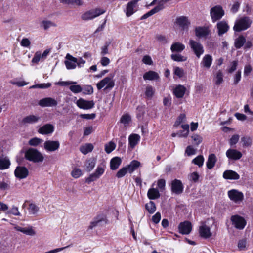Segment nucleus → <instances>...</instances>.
Here are the masks:
<instances>
[{
    "label": "nucleus",
    "instance_id": "obj_1",
    "mask_svg": "<svg viewBox=\"0 0 253 253\" xmlns=\"http://www.w3.org/2000/svg\"><path fill=\"white\" fill-rule=\"evenodd\" d=\"M25 158L26 160L34 163L42 162L44 157L37 149L30 148L25 153Z\"/></svg>",
    "mask_w": 253,
    "mask_h": 253
},
{
    "label": "nucleus",
    "instance_id": "obj_2",
    "mask_svg": "<svg viewBox=\"0 0 253 253\" xmlns=\"http://www.w3.org/2000/svg\"><path fill=\"white\" fill-rule=\"evenodd\" d=\"M115 74H110L109 76L105 77L101 81L97 84V87L98 90H100L103 87L106 86L104 90L111 89L115 85V82L113 78Z\"/></svg>",
    "mask_w": 253,
    "mask_h": 253
},
{
    "label": "nucleus",
    "instance_id": "obj_3",
    "mask_svg": "<svg viewBox=\"0 0 253 253\" xmlns=\"http://www.w3.org/2000/svg\"><path fill=\"white\" fill-rule=\"evenodd\" d=\"M105 12V10L100 8L92 9L83 13L81 19L84 21H88L104 14Z\"/></svg>",
    "mask_w": 253,
    "mask_h": 253
},
{
    "label": "nucleus",
    "instance_id": "obj_4",
    "mask_svg": "<svg viewBox=\"0 0 253 253\" xmlns=\"http://www.w3.org/2000/svg\"><path fill=\"white\" fill-rule=\"evenodd\" d=\"M252 21L248 17H243L238 20L235 24L234 30L237 32L245 30L249 28Z\"/></svg>",
    "mask_w": 253,
    "mask_h": 253
},
{
    "label": "nucleus",
    "instance_id": "obj_5",
    "mask_svg": "<svg viewBox=\"0 0 253 253\" xmlns=\"http://www.w3.org/2000/svg\"><path fill=\"white\" fill-rule=\"evenodd\" d=\"M189 45L192 51L198 58H199L204 53V47L200 42H197L193 39H190Z\"/></svg>",
    "mask_w": 253,
    "mask_h": 253
},
{
    "label": "nucleus",
    "instance_id": "obj_6",
    "mask_svg": "<svg viewBox=\"0 0 253 253\" xmlns=\"http://www.w3.org/2000/svg\"><path fill=\"white\" fill-rule=\"evenodd\" d=\"M224 15V11L220 5H216L210 9V16L213 23L220 20Z\"/></svg>",
    "mask_w": 253,
    "mask_h": 253
},
{
    "label": "nucleus",
    "instance_id": "obj_7",
    "mask_svg": "<svg viewBox=\"0 0 253 253\" xmlns=\"http://www.w3.org/2000/svg\"><path fill=\"white\" fill-rule=\"evenodd\" d=\"M228 195L230 199L236 203H240L244 199L243 193L236 189H232L228 191Z\"/></svg>",
    "mask_w": 253,
    "mask_h": 253
},
{
    "label": "nucleus",
    "instance_id": "obj_8",
    "mask_svg": "<svg viewBox=\"0 0 253 253\" xmlns=\"http://www.w3.org/2000/svg\"><path fill=\"white\" fill-rule=\"evenodd\" d=\"M231 220L234 227L239 230L244 229L246 224L245 220L239 215L232 216Z\"/></svg>",
    "mask_w": 253,
    "mask_h": 253
},
{
    "label": "nucleus",
    "instance_id": "obj_9",
    "mask_svg": "<svg viewBox=\"0 0 253 253\" xmlns=\"http://www.w3.org/2000/svg\"><path fill=\"white\" fill-rule=\"evenodd\" d=\"M60 147L59 141L47 140L44 143V148L48 152H54L58 150Z\"/></svg>",
    "mask_w": 253,
    "mask_h": 253
},
{
    "label": "nucleus",
    "instance_id": "obj_10",
    "mask_svg": "<svg viewBox=\"0 0 253 253\" xmlns=\"http://www.w3.org/2000/svg\"><path fill=\"white\" fill-rule=\"evenodd\" d=\"M192 224L188 221L181 222L178 225V230L182 234H189L192 230Z\"/></svg>",
    "mask_w": 253,
    "mask_h": 253
},
{
    "label": "nucleus",
    "instance_id": "obj_11",
    "mask_svg": "<svg viewBox=\"0 0 253 253\" xmlns=\"http://www.w3.org/2000/svg\"><path fill=\"white\" fill-rule=\"evenodd\" d=\"M226 157L230 160L237 161L242 157V153L235 149H229L226 152Z\"/></svg>",
    "mask_w": 253,
    "mask_h": 253
},
{
    "label": "nucleus",
    "instance_id": "obj_12",
    "mask_svg": "<svg viewBox=\"0 0 253 253\" xmlns=\"http://www.w3.org/2000/svg\"><path fill=\"white\" fill-rule=\"evenodd\" d=\"M171 191L176 194H180L183 192V186L180 180L174 179L171 182Z\"/></svg>",
    "mask_w": 253,
    "mask_h": 253
},
{
    "label": "nucleus",
    "instance_id": "obj_13",
    "mask_svg": "<svg viewBox=\"0 0 253 253\" xmlns=\"http://www.w3.org/2000/svg\"><path fill=\"white\" fill-rule=\"evenodd\" d=\"M77 105L81 109H89L92 108L94 106L93 101H88L83 98H80L77 101Z\"/></svg>",
    "mask_w": 253,
    "mask_h": 253
},
{
    "label": "nucleus",
    "instance_id": "obj_14",
    "mask_svg": "<svg viewBox=\"0 0 253 253\" xmlns=\"http://www.w3.org/2000/svg\"><path fill=\"white\" fill-rule=\"evenodd\" d=\"M38 104L42 107H53L57 105V101L51 97H46L41 99Z\"/></svg>",
    "mask_w": 253,
    "mask_h": 253
},
{
    "label": "nucleus",
    "instance_id": "obj_15",
    "mask_svg": "<svg viewBox=\"0 0 253 253\" xmlns=\"http://www.w3.org/2000/svg\"><path fill=\"white\" fill-rule=\"evenodd\" d=\"M199 233L200 236L205 239L209 238L212 236L210 228L203 223L199 227Z\"/></svg>",
    "mask_w": 253,
    "mask_h": 253
},
{
    "label": "nucleus",
    "instance_id": "obj_16",
    "mask_svg": "<svg viewBox=\"0 0 253 253\" xmlns=\"http://www.w3.org/2000/svg\"><path fill=\"white\" fill-rule=\"evenodd\" d=\"M29 171L25 167L18 166L16 167L14 174L15 176L19 179H24L28 175Z\"/></svg>",
    "mask_w": 253,
    "mask_h": 253
},
{
    "label": "nucleus",
    "instance_id": "obj_17",
    "mask_svg": "<svg viewBox=\"0 0 253 253\" xmlns=\"http://www.w3.org/2000/svg\"><path fill=\"white\" fill-rule=\"evenodd\" d=\"M67 60L65 61V64L68 69H73L76 67L77 63V58L74 57L69 54L66 56Z\"/></svg>",
    "mask_w": 253,
    "mask_h": 253
},
{
    "label": "nucleus",
    "instance_id": "obj_18",
    "mask_svg": "<svg viewBox=\"0 0 253 253\" xmlns=\"http://www.w3.org/2000/svg\"><path fill=\"white\" fill-rule=\"evenodd\" d=\"M216 27L218 30V35L219 36L226 33L229 29V26L228 23L225 20L218 22L216 24Z\"/></svg>",
    "mask_w": 253,
    "mask_h": 253
},
{
    "label": "nucleus",
    "instance_id": "obj_19",
    "mask_svg": "<svg viewBox=\"0 0 253 253\" xmlns=\"http://www.w3.org/2000/svg\"><path fill=\"white\" fill-rule=\"evenodd\" d=\"M195 35L199 38H205L210 33V30L207 27H197L195 30Z\"/></svg>",
    "mask_w": 253,
    "mask_h": 253
},
{
    "label": "nucleus",
    "instance_id": "obj_20",
    "mask_svg": "<svg viewBox=\"0 0 253 253\" xmlns=\"http://www.w3.org/2000/svg\"><path fill=\"white\" fill-rule=\"evenodd\" d=\"M14 229L16 231L21 232L27 235L34 236L36 234V232L33 229V227L31 226H28L25 227H21L17 225H15Z\"/></svg>",
    "mask_w": 253,
    "mask_h": 253
},
{
    "label": "nucleus",
    "instance_id": "obj_21",
    "mask_svg": "<svg viewBox=\"0 0 253 253\" xmlns=\"http://www.w3.org/2000/svg\"><path fill=\"white\" fill-rule=\"evenodd\" d=\"M54 126L50 124H47L41 127L38 132L42 134H48L54 131Z\"/></svg>",
    "mask_w": 253,
    "mask_h": 253
},
{
    "label": "nucleus",
    "instance_id": "obj_22",
    "mask_svg": "<svg viewBox=\"0 0 253 253\" xmlns=\"http://www.w3.org/2000/svg\"><path fill=\"white\" fill-rule=\"evenodd\" d=\"M223 177L225 179L238 180L240 178L239 175L232 170H225L223 174Z\"/></svg>",
    "mask_w": 253,
    "mask_h": 253
},
{
    "label": "nucleus",
    "instance_id": "obj_23",
    "mask_svg": "<svg viewBox=\"0 0 253 253\" xmlns=\"http://www.w3.org/2000/svg\"><path fill=\"white\" fill-rule=\"evenodd\" d=\"M177 24L183 29H187L190 25V22L185 16H180L176 19Z\"/></svg>",
    "mask_w": 253,
    "mask_h": 253
},
{
    "label": "nucleus",
    "instance_id": "obj_24",
    "mask_svg": "<svg viewBox=\"0 0 253 253\" xmlns=\"http://www.w3.org/2000/svg\"><path fill=\"white\" fill-rule=\"evenodd\" d=\"M186 88L182 85H178L173 90V94L178 98H182L185 93Z\"/></svg>",
    "mask_w": 253,
    "mask_h": 253
},
{
    "label": "nucleus",
    "instance_id": "obj_25",
    "mask_svg": "<svg viewBox=\"0 0 253 253\" xmlns=\"http://www.w3.org/2000/svg\"><path fill=\"white\" fill-rule=\"evenodd\" d=\"M217 160L216 156L214 154H210L206 162L207 168L209 169H212L214 167Z\"/></svg>",
    "mask_w": 253,
    "mask_h": 253
},
{
    "label": "nucleus",
    "instance_id": "obj_26",
    "mask_svg": "<svg viewBox=\"0 0 253 253\" xmlns=\"http://www.w3.org/2000/svg\"><path fill=\"white\" fill-rule=\"evenodd\" d=\"M140 136L137 134H132L128 138L129 144L131 148H134L140 141Z\"/></svg>",
    "mask_w": 253,
    "mask_h": 253
},
{
    "label": "nucleus",
    "instance_id": "obj_27",
    "mask_svg": "<svg viewBox=\"0 0 253 253\" xmlns=\"http://www.w3.org/2000/svg\"><path fill=\"white\" fill-rule=\"evenodd\" d=\"M159 78L158 74L153 71H149L143 75V79L145 80H155Z\"/></svg>",
    "mask_w": 253,
    "mask_h": 253
},
{
    "label": "nucleus",
    "instance_id": "obj_28",
    "mask_svg": "<svg viewBox=\"0 0 253 253\" xmlns=\"http://www.w3.org/2000/svg\"><path fill=\"white\" fill-rule=\"evenodd\" d=\"M40 120V118L38 116L34 115H31L24 118L22 120V123L25 125L27 124H33L37 122Z\"/></svg>",
    "mask_w": 253,
    "mask_h": 253
},
{
    "label": "nucleus",
    "instance_id": "obj_29",
    "mask_svg": "<svg viewBox=\"0 0 253 253\" xmlns=\"http://www.w3.org/2000/svg\"><path fill=\"white\" fill-rule=\"evenodd\" d=\"M138 0L132 1L127 3L126 8V15L127 17L130 16L134 12V8Z\"/></svg>",
    "mask_w": 253,
    "mask_h": 253
},
{
    "label": "nucleus",
    "instance_id": "obj_30",
    "mask_svg": "<svg viewBox=\"0 0 253 253\" xmlns=\"http://www.w3.org/2000/svg\"><path fill=\"white\" fill-rule=\"evenodd\" d=\"M185 45L179 42L173 43L170 47V50L172 52H181L185 49Z\"/></svg>",
    "mask_w": 253,
    "mask_h": 253
},
{
    "label": "nucleus",
    "instance_id": "obj_31",
    "mask_svg": "<svg viewBox=\"0 0 253 253\" xmlns=\"http://www.w3.org/2000/svg\"><path fill=\"white\" fill-rule=\"evenodd\" d=\"M212 58L211 56L209 54H206L203 58L201 64L204 67L209 69L212 64Z\"/></svg>",
    "mask_w": 253,
    "mask_h": 253
},
{
    "label": "nucleus",
    "instance_id": "obj_32",
    "mask_svg": "<svg viewBox=\"0 0 253 253\" xmlns=\"http://www.w3.org/2000/svg\"><path fill=\"white\" fill-rule=\"evenodd\" d=\"M122 163L121 159L119 157H115L112 158L110 161V169L114 170L117 169Z\"/></svg>",
    "mask_w": 253,
    "mask_h": 253
},
{
    "label": "nucleus",
    "instance_id": "obj_33",
    "mask_svg": "<svg viewBox=\"0 0 253 253\" xmlns=\"http://www.w3.org/2000/svg\"><path fill=\"white\" fill-rule=\"evenodd\" d=\"M147 196L150 199H156L160 197L159 191L156 188H150L147 192Z\"/></svg>",
    "mask_w": 253,
    "mask_h": 253
},
{
    "label": "nucleus",
    "instance_id": "obj_34",
    "mask_svg": "<svg viewBox=\"0 0 253 253\" xmlns=\"http://www.w3.org/2000/svg\"><path fill=\"white\" fill-rule=\"evenodd\" d=\"M245 42V38L243 35H240L235 40L234 46L236 49H240L243 46Z\"/></svg>",
    "mask_w": 253,
    "mask_h": 253
},
{
    "label": "nucleus",
    "instance_id": "obj_35",
    "mask_svg": "<svg viewBox=\"0 0 253 253\" xmlns=\"http://www.w3.org/2000/svg\"><path fill=\"white\" fill-rule=\"evenodd\" d=\"M140 165L141 164L139 161L137 160H133L126 167L127 168L128 171L130 173H131L135 170L140 166Z\"/></svg>",
    "mask_w": 253,
    "mask_h": 253
},
{
    "label": "nucleus",
    "instance_id": "obj_36",
    "mask_svg": "<svg viewBox=\"0 0 253 253\" xmlns=\"http://www.w3.org/2000/svg\"><path fill=\"white\" fill-rule=\"evenodd\" d=\"M93 145L91 143H87L80 147L81 152L84 154H86L91 152L93 149Z\"/></svg>",
    "mask_w": 253,
    "mask_h": 253
},
{
    "label": "nucleus",
    "instance_id": "obj_37",
    "mask_svg": "<svg viewBox=\"0 0 253 253\" xmlns=\"http://www.w3.org/2000/svg\"><path fill=\"white\" fill-rule=\"evenodd\" d=\"M171 58L174 61L183 62L187 60V58L186 56H182L179 53L172 54L170 56Z\"/></svg>",
    "mask_w": 253,
    "mask_h": 253
},
{
    "label": "nucleus",
    "instance_id": "obj_38",
    "mask_svg": "<svg viewBox=\"0 0 253 253\" xmlns=\"http://www.w3.org/2000/svg\"><path fill=\"white\" fill-rule=\"evenodd\" d=\"M155 93L154 88L151 85H147L145 88V95L147 98H152Z\"/></svg>",
    "mask_w": 253,
    "mask_h": 253
},
{
    "label": "nucleus",
    "instance_id": "obj_39",
    "mask_svg": "<svg viewBox=\"0 0 253 253\" xmlns=\"http://www.w3.org/2000/svg\"><path fill=\"white\" fill-rule=\"evenodd\" d=\"M204 158L203 155H198L192 160V163L197 165L199 167H201L204 164Z\"/></svg>",
    "mask_w": 253,
    "mask_h": 253
},
{
    "label": "nucleus",
    "instance_id": "obj_40",
    "mask_svg": "<svg viewBox=\"0 0 253 253\" xmlns=\"http://www.w3.org/2000/svg\"><path fill=\"white\" fill-rule=\"evenodd\" d=\"M145 208L148 212L151 214L153 213L156 209L155 203L151 201L145 205Z\"/></svg>",
    "mask_w": 253,
    "mask_h": 253
},
{
    "label": "nucleus",
    "instance_id": "obj_41",
    "mask_svg": "<svg viewBox=\"0 0 253 253\" xmlns=\"http://www.w3.org/2000/svg\"><path fill=\"white\" fill-rule=\"evenodd\" d=\"M116 148V144L112 141L109 142L105 145V151L107 154L110 153Z\"/></svg>",
    "mask_w": 253,
    "mask_h": 253
},
{
    "label": "nucleus",
    "instance_id": "obj_42",
    "mask_svg": "<svg viewBox=\"0 0 253 253\" xmlns=\"http://www.w3.org/2000/svg\"><path fill=\"white\" fill-rule=\"evenodd\" d=\"M10 165V161L7 159H0V169H4L9 168Z\"/></svg>",
    "mask_w": 253,
    "mask_h": 253
},
{
    "label": "nucleus",
    "instance_id": "obj_43",
    "mask_svg": "<svg viewBox=\"0 0 253 253\" xmlns=\"http://www.w3.org/2000/svg\"><path fill=\"white\" fill-rule=\"evenodd\" d=\"M60 1L61 3L67 4H76L78 6L83 4V2L81 0H60Z\"/></svg>",
    "mask_w": 253,
    "mask_h": 253
},
{
    "label": "nucleus",
    "instance_id": "obj_44",
    "mask_svg": "<svg viewBox=\"0 0 253 253\" xmlns=\"http://www.w3.org/2000/svg\"><path fill=\"white\" fill-rule=\"evenodd\" d=\"M170 0H158V5L154 8L159 12L165 8V4Z\"/></svg>",
    "mask_w": 253,
    "mask_h": 253
},
{
    "label": "nucleus",
    "instance_id": "obj_45",
    "mask_svg": "<svg viewBox=\"0 0 253 253\" xmlns=\"http://www.w3.org/2000/svg\"><path fill=\"white\" fill-rule=\"evenodd\" d=\"M223 74L221 71L219 70L215 76L214 81L215 84L217 85L220 84L223 81Z\"/></svg>",
    "mask_w": 253,
    "mask_h": 253
},
{
    "label": "nucleus",
    "instance_id": "obj_46",
    "mask_svg": "<svg viewBox=\"0 0 253 253\" xmlns=\"http://www.w3.org/2000/svg\"><path fill=\"white\" fill-rule=\"evenodd\" d=\"M28 211L30 214H35L39 211V207L33 203H31L29 204L28 208Z\"/></svg>",
    "mask_w": 253,
    "mask_h": 253
},
{
    "label": "nucleus",
    "instance_id": "obj_47",
    "mask_svg": "<svg viewBox=\"0 0 253 253\" xmlns=\"http://www.w3.org/2000/svg\"><path fill=\"white\" fill-rule=\"evenodd\" d=\"M42 26L45 30L51 27H56V24L49 20H43L42 21Z\"/></svg>",
    "mask_w": 253,
    "mask_h": 253
},
{
    "label": "nucleus",
    "instance_id": "obj_48",
    "mask_svg": "<svg viewBox=\"0 0 253 253\" xmlns=\"http://www.w3.org/2000/svg\"><path fill=\"white\" fill-rule=\"evenodd\" d=\"M95 166V161L93 159L88 160L86 163V169L87 171H90Z\"/></svg>",
    "mask_w": 253,
    "mask_h": 253
},
{
    "label": "nucleus",
    "instance_id": "obj_49",
    "mask_svg": "<svg viewBox=\"0 0 253 253\" xmlns=\"http://www.w3.org/2000/svg\"><path fill=\"white\" fill-rule=\"evenodd\" d=\"M182 128L183 129V134H178L179 137H186L189 133V125L185 124L181 126Z\"/></svg>",
    "mask_w": 253,
    "mask_h": 253
},
{
    "label": "nucleus",
    "instance_id": "obj_50",
    "mask_svg": "<svg viewBox=\"0 0 253 253\" xmlns=\"http://www.w3.org/2000/svg\"><path fill=\"white\" fill-rule=\"evenodd\" d=\"M51 85V84L49 83H46V84H45V83L40 84L33 85L30 86V88H47L50 87Z\"/></svg>",
    "mask_w": 253,
    "mask_h": 253
},
{
    "label": "nucleus",
    "instance_id": "obj_51",
    "mask_svg": "<svg viewBox=\"0 0 253 253\" xmlns=\"http://www.w3.org/2000/svg\"><path fill=\"white\" fill-rule=\"evenodd\" d=\"M70 90L74 93H78L82 91V88L80 85H72L69 87Z\"/></svg>",
    "mask_w": 253,
    "mask_h": 253
},
{
    "label": "nucleus",
    "instance_id": "obj_52",
    "mask_svg": "<svg viewBox=\"0 0 253 253\" xmlns=\"http://www.w3.org/2000/svg\"><path fill=\"white\" fill-rule=\"evenodd\" d=\"M42 142V139L35 137L31 139L29 141V144L31 146H36Z\"/></svg>",
    "mask_w": 253,
    "mask_h": 253
},
{
    "label": "nucleus",
    "instance_id": "obj_53",
    "mask_svg": "<svg viewBox=\"0 0 253 253\" xmlns=\"http://www.w3.org/2000/svg\"><path fill=\"white\" fill-rule=\"evenodd\" d=\"M174 74L179 78H182L184 76V72L182 68L176 67L174 68Z\"/></svg>",
    "mask_w": 253,
    "mask_h": 253
},
{
    "label": "nucleus",
    "instance_id": "obj_54",
    "mask_svg": "<svg viewBox=\"0 0 253 253\" xmlns=\"http://www.w3.org/2000/svg\"><path fill=\"white\" fill-rule=\"evenodd\" d=\"M82 174V171L81 169L75 168L71 172V175L75 178H78Z\"/></svg>",
    "mask_w": 253,
    "mask_h": 253
},
{
    "label": "nucleus",
    "instance_id": "obj_55",
    "mask_svg": "<svg viewBox=\"0 0 253 253\" xmlns=\"http://www.w3.org/2000/svg\"><path fill=\"white\" fill-rule=\"evenodd\" d=\"M131 120L130 116L128 114H125L121 118V123L125 125L128 124Z\"/></svg>",
    "mask_w": 253,
    "mask_h": 253
},
{
    "label": "nucleus",
    "instance_id": "obj_56",
    "mask_svg": "<svg viewBox=\"0 0 253 253\" xmlns=\"http://www.w3.org/2000/svg\"><path fill=\"white\" fill-rule=\"evenodd\" d=\"M128 171L126 167H123L121 169L116 173V177L121 178L124 176Z\"/></svg>",
    "mask_w": 253,
    "mask_h": 253
},
{
    "label": "nucleus",
    "instance_id": "obj_57",
    "mask_svg": "<svg viewBox=\"0 0 253 253\" xmlns=\"http://www.w3.org/2000/svg\"><path fill=\"white\" fill-rule=\"evenodd\" d=\"M7 214H12L15 216H20L21 215L19 211L18 208L15 206H13L12 208L7 211Z\"/></svg>",
    "mask_w": 253,
    "mask_h": 253
},
{
    "label": "nucleus",
    "instance_id": "obj_58",
    "mask_svg": "<svg viewBox=\"0 0 253 253\" xmlns=\"http://www.w3.org/2000/svg\"><path fill=\"white\" fill-rule=\"evenodd\" d=\"M243 147H247L251 145L252 142L250 137H243L241 139Z\"/></svg>",
    "mask_w": 253,
    "mask_h": 253
},
{
    "label": "nucleus",
    "instance_id": "obj_59",
    "mask_svg": "<svg viewBox=\"0 0 253 253\" xmlns=\"http://www.w3.org/2000/svg\"><path fill=\"white\" fill-rule=\"evenodd\" d=\"M194 144L198 145L202 141V137L198 134H194L191 136Z\"/></svg>",
    "mask_w": 253,
    "mask_h": 253
},
{
    "label": "nucleus",
    "instance_id": "obj_60",
    "mask_svg": "<svg viewBox=\"0 0 253 253\" xmlns=\"http://www.w3.org/2000/svg\"><path fill=\"white\" fill-rule=\"evenodd\" d=\"M99 177L95 173L91 174L89 177L86 179V182L90 183L91 182L94 181L99 178Z\"/></svg>",
    "mask_w": 253,
    "mask_h": 253
},
{
    "label": "nucleus",
    "instance_id": "obj_61",
    "mask_svg": "<svg viewBox=\"0 0 253 253\" xmlns=\"http://www.w3.org/2000/svg\"><path fill=\"white\" fill-rule=\"evenodd\" d=\"M41 58V53L39 51L36 52L32 60V63L34 64H38Z\"/></svg>",
    "mask_w": 253,
    "mask_h": 253
},
{
    "label": "nucleus",
    "instance_id": "obj_62",
    "mask_svg": "<svg viewBox=\"0 0 253 253\" xmlns=\"http://www.w3.org/2000/svg\"><path fill=\"white\" fill-rule=\"evenodd\" d=\"M157 12H158L156 10V9H155V8H154L152 9H151L150 11H149V12H148L147 13H146V14L143 15L141 17V20L145 19L147 18L148 17H149V16H152L153 14H154Z\"/></svg>",
    "mask_w": 253,
    "mask_h": 253
},
{
    "label": "nucleus",
    "instance_id": "obj_63",
    "mask_svg": "<svg viewBox=\"0 0 253 253\" xmlns=\"http://www.w3.org/2000/svg\"><path fill=\"white\" fill-rule=\"evenodd\" d=\"M239 135L235 134L232 136L229 140V144L231 146L236 144L239 141Z\"/></svg>",
    "mask_w": 253,
    "mask_h": 253
},
{
    "label": "nucleus",
    "instance_id": "obj_64",
    "mask_svg": "<svg viewBox=\"0 0 253 253\" xmlns=\"http://www.w3.org/2000/svg\"><path fill=\"white\" fill-rule=\"evenodd\" d=\"M238 65V61H234L231 63L230 67L228 69V72L229 73H232L234 71H235L237 68Z\"/></svg>",
    "mask_w": 253,
    "mask_h": 253
}]
</instances>
